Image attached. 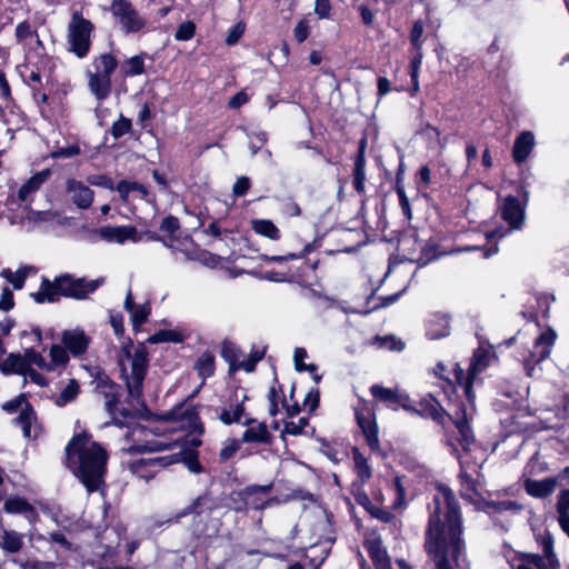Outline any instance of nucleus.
<instances>
[{"mask_svg":"<svg viewBox=\"0 0 569 569\" xmlns=\"http://www.w3.org/2000/svg\"><path fill=\"white\" fill-rule=\"evenodd\" d=\"M437 490L433 497L435 508L426 532L425 549L436 569H455L466 561L460 512L448 487L439 485Z\"/></svg>","mask_w":569,"mask_h":569,"instance_id":"nucleus-1","label":"nucleus"},{"mask_svg":"<svg viewBox=\"0 0 569 569\" xmlns=\"http://www.w3.org/2000/svg\"><path fill=\"white\" fill-rule=\"evenodd\" d=\"M174 428L160 425L154 428H150L142 425H134L129 433L128 438L132 440L133 445L127 450L129 452H153L179 449L178 452L150 459H140L132 465V471L138 477L149 480L152 478L160 468L169 465L179 462L183 451V445L180 438L167 439L164 436L167 432L172 431Z\"/></svg>","mask_w":569,"mask_h":569,"instance_id":"nucleus-2","label":"nucleus"},{"mask_svg":"<svg viewBox=\"0 0 569 569\" xmlns=\"http://www.w3.org/2000/svg\"><path fill=\"white\" fill-rule=\"evenodd\" d=\"M67 465L82 482L88 492L100 489L104 482L108 455L106 450L88 435H78L66 449Z\"/></svg>","mask_w":569,"mask_h":569,"instance_id":"nucleus-3","label":"nucleus"},{"mask_svg":"<svg viewBox=\"0 0 569 569\" xmlns=\"http://www.w3.org/2000/svg\"><path fill=\"white\" fill-rule=\"evenodd\" d=\"M489 351L479 349L473 353L467 376L463 369L457 363L452 369V371H455V380L457 385L463 387L468 401V405L462 403L458 406L451 415V419L459 432V441L465 448H468L475 440L473 432L469 426V420L472 419L475 412L472 382L476 376L481 373L489 366Z\"/></svg>","mask_w":569,"mask_h":569,"instance_id":"nucleus-4","label":"nucleus"},{"mask_svg":"<svg viewBox=\"0 0 569 569\" xmlns=\"http://www.w3.org/2000/svg\"><path fill=\"white\" fill-rule=\"evenodd\" d=\"M103 283L104 278L86 280L83 278H74L71 274L66 273L56 277L52 281L43 279L39 290L31 293V297L37 303L56 302L60 297L82 300L90 293L94 292Z\"/></svg>","mask_w":569,"mask_h":569,"instance_id":"nucleus-5","label":"nucleus"},{"mask_svg":"<svg viewBox=\"0 0 569 569\" xmlns=\"http://www.w3.org/2000/svg\"><path fill=\"white\" fill-rule=\"evenodd\" d=\"M148 351L143 345L134 346L129 342L118 352V365L121 376L126 381L129 396L139 398L142 392V383L148 370Z\"/></svg>","mask_w":569,"mask_h":569,"instance_id":"nucleus-6","label":"nucleus"},{"mask_svg":"<svg viewBox=\"0 0 569 569\" xmlns=\"http://www.w3.org/2000/svg\"><path fill=\"white\" fill-rule=\"evenodd\" d=\"M213 509L214 503L208 496H199L177 513L176 521L188 515H193L192 533L203 543H209L220 536L222 527L221 518L212 516Z\"/></svg>","mask_w":569,"mask_h":569,"instance_id":"nucleus-7","label":"nucleus"},{"mask_svg":"<svg viewBox=\"0 0 569 569\" xmlns=\"http://www.w3.org/2000/svg\"><path fill=\"white\" fill-rule=\"evenodd\" d=\"M118 67L117 59L110 53H101L93 57L86 70L89 91L99 101H102L111 93V74Z\"/></svg>","mask_w":569,"mask_h":569,"instance_id":"nucleus-8","label":"nucleus"},{"mask_svg":"<svg viewBox=\"0 0 569 569\" xmlns=\"http://www.w3.org/2000/svg\"><path fill=\"white\" fill-rule=\"evenodd\" d=\"M93 24L83 18L82 13L74 11L68 24V44L69 50L78 58H84L91 46V33Z\"/></svg>","mask_w":569,"mask_h":569,"instance_id":"nucleus-9","label":"nucleus"},{"mask_svg":"<svg viewBox=\"0 0 569 569\" xmlns=\"http://www.w3.org/2000/svg\"><path fill=\"white\" fill-rule=\"evenodd\" d=\"M109 11L126 33H136L147 26V20L129 0H112Z\"/></svg>","mask_w":569,"mask_h":569,"instance_id":"nucleus-10","label":"nucleus"},{"mask_svg":"<svg viewBox=\"0 0 569 569\" xmlns=\"http://www.w3.org/2000/svg\"><path fill=\"white\" fill-rule=\"evenodd\" d=\"M19 408H21V412L16 421L21 426L23 436L26 438H36L38 435L37 417L31 406L27 402L26 395L21 393L2 405V409L10 413L16 412Z\"/></svg>","mask_w":569,"mask_h":569,"instance_id":"nucleus-11","label":"nucleus"},{"mask_svg":"<svg viewBox=\"0 0 569 569\" xmlns=\"http://www.w3.org/2000/svg\"><path fill=\"white\" fill-rule=\"evenodd\" d=\"M556 339L557 333L550 328L543 330L535 339L532 349L529 351V357L525 359V367L528 376H535V366L550 356Z\"/></svg>","mask_w":569,"mask_h":569,"instance_id":"nucleus-12","label":"nucleus"},{"mask_svg":"<svg viewBox=\"0 0 569 569\" xmlns=\"http://www.w3.org/2000/svg\"><path fill=\"white\" fill-rule=\"evenodd\" d=\"M150 240L162 241V243L172 250V252L178 257L181 254V258L186 260H202L203 256L207 253L201 251L196 243L192 241L190 237H172L161 239L159 236L147 233Z\"/></svg>","mask_w":569,"mask_h":569,"instance_id":"nucleus-13","label":"nucleus"},{"mask_svg":"<svg viewBox=\"0 0 569 569\" xmlns=\"http://www.w3.org/2000/svg\"><path fill=\"white\" fill-rule=\"evenodd\" d=\"M501 218L510 230H520L525 224V206L515 196H507L499 206Z\"/></svg>","mask_w":569,"mask_h":569,"instance_id":"nucleus-14","label":"nucleus"},{"mask_svg":"<svg viewBox=\"0 0 569 569\" xmlns=\"http://www.w3.org/2000/svg\"><path fill=\"white\" fill-rule=\"evenodd\" d=\"M271 489L272 483L263 486L252 485L246 487L239 492V495L246 507L254 510H261L276 501V499H264V497L270 493Z\"/></svg>","mask_w":569,"mask_h":569,"instance_id":"nucleus-15","label":"nucleus"},{"mask_svg":"<svg viewBox=\"0 0 569 569\" xmlns=\"http://www.w3.org/2000/svg\"><path fill=\"white\" fill-rule=\"evenodd\" d=\"M99 234L103 240L119 244L126 241L139 242L142 240L141 234L133 226H106L99 229Z\"/></svg>","mask_w":569,"mask_h":569,"instance_id":"nucleus-16","label":"nucleus"},{"mask_svg":"<svg viewBox=\"0 0 569 569\" xmlns=\"http://www.w3.org/2000/svg\"><path fill=\"white\" fill-rule=\"evenodd\" d=\"M66 191L72 203L79 209H88L91 207L94 192L82 181L77 179H68L66 181Z\"/></svg>","mask_w":569,"mask_h":569,"instance_id":"nucleus-17","label":"nucleus"},{"mask_svg":"<svg viewBox=\"0 0 569 569\" xmlns=\"http://www.w3.org/2000/svg\"><path fill=\"white\" fill-rule=\"evenodd\" d=\"M97 393L104 400V408L107 412L116 419L118 412L119 399L121 396L120 386L113 383L108 378L99 379L97 382Z\"/></svg>","mask_w":569,"mask_h":569,"instance_id":"nucleus-18","label":"nucleus"},{"mask_svg":"<svg viewBox=\"0 0 569 569\" xmlns=\"http://www.w3.org/2000/svg\"><path fill=\"white\" fill-rule=\"evenodd\" d=\"M90 337L81 329L66 330L61 335V342L73 357H80L87 352Z\"/></svg>","mask_w":569,"mask_h":569,"instance_id":"nucleus-19","label":"nucleus"},{"mask_svg":"<svg viewBox=\"0 0 569 569\" xmlns=\"http://www.w3.org/2000/svg\"><path fill=\"white\" fill-rule=\"evenodd\" d=\"M3 510L11 515H21L30 523L34 525L39 518L36 508L21 497H9L3 503Z\"/></svg>","mask_w":569,"mask_h":569,"instance_id":"nucleus-20","label":"nucleus"},{"mask_svg":"<svg viewBox=\"0 0 569 569\" xmlns=\"http://www.w3.org/2000/svg\"><path fill=\"white\" fill-rule=\"evenodd\" d=\"M558 485L557 478H545L541 480L526 479L523 481V488L526 492L537 499H545L549 497Z\"/></svg>","mask_w":569,"mask_h":569,"instance_id":"nucleus-21","label":"nucleus"},{"mask_svg":"<svg viewBox=\"0 0 569 569\" xmlns=\"http://www.w3.org/2000/svg\"><path fill=\"white\" fill-rule=\"evenodd\" d=\"M248 426L246 431L242 433L241 442L246 443H270L271 435L263 422H257L256 420L248 419L244 421Z\"/></svg>","mask_w":569,"mask_h":569,"instance_id":"nucleus-22","label":"nucleus"},{"mask_svg":"<svg viewBox=\"0 0 569 569\" xmlns=\"http://www.w3.org/2000/svg\"><path fill=\"white\" fill-rule=\"evenodd\" d=\"M123 306L124 309L130 313L131 321L134 328L140 327L142 323L147 321L151 310L149 303L136 305L133 302L132 293L130 290L127 292Z\"/></svg>","mask_w":569,"mask_h":569,"instance_id":"nucleus-23","label":"nucleus"},{"mask_svg":"<svg viewBox=\"0 0 569 569\" xmlns=\"http://www.w3.org/2000/svg\"><path fill=\"white\" fill-rule=\"evenodd\" d=\"M535 146V137L530 131L521 132L513 144L512 157L513 160L518 163L523 162L528 156L530 154L532 148Z\"/></svg>","mask_w":569,"mask_h":569,"instance_id":"nucleus-24","label":"nucleus"},{"mask_svg":"<svg viewBox=\"0 0 569 569\" xmlns=\"http://www.w3.org/2000/svg\"><path fill=\"white\" fill-rule=\"evenodd\" d=\"M50 174L51 172L48 169L33 174L20 187L18 191L19 200L22 202L29 200L30 197L36 193L40 187L49 179Z\"/></svg>","mask_w":569,"mask_h":569,"instance_id":"nucleus-25","label":"nucleus"},{"mask_svg":"<svg viewBox=\"0 0 569 569\" xmlns=\"http://www.w3.org/2000/svg\"><path fill=\"white\" fill-rule=\"evenodd\" d=\"M365 547L377 569H390L387 551L382 548L379 539L368 538L365 542Z\"/></svg>","mask_w":569,"mask_h":569,"instance_id":"nucleus-26","label":"nucleus"},{"mask_svg":"<svg viewBox=\"0 0 569 569\" xmlns=\"http://www.w3.org/2000/svg\"><path fill=\"white\" fill-rule=\"evenodd\" d=\"M247 399L246 395L241 396L239 400L238 395H236V400L233 403L229 406V408H223L219 413V420L224 425L237 423L240 421L241 417L244 413L243 401Z\"/></svg>","mask_w":569,"mask_h":569,"instance_id":"nucleus-27","label":"nucleus"},{"mask_svg":"<svg viewBox=\"0 0 569 569\" xmlns=\"http://www.w3.org/2000/svg\"><path fill=\"white\" fill-rule=\"evenodd\" d=\"M23 547V536L14 530L4 529L0 532V548L9 553H17Z\"/></svg>","mask_w":569,"mask_h":569,"instance_id":"nucleus-28","label":"nucleus"},{"mask_svg":"<svg viewBox=\"0 0 569 569\" xmlns=\"http://www.w3.org/2000/svg\"><path fill=\"white\" fill-rule=\"evenodd\" d=\"M357 420L370 448L373 450L378 449L379 438L375 421H372L370 417H365L360 413H357Z\"/></svg>","mask_w":569,"mask_h":569,"instance_id":"nucleus-29","label":"nucleus"},{"mask_svg":"<svg viewBox=\"0 0 569 569\" xmlns=\"http://www.w3.org/2000/svg\"><path fill=\"white\" fill-rule=\"evenodd\" d=\"M370 390L371 395L376 399L383 401L389 406L401 405L403 408H406L403 403L405 398L401 395H399L397 390L385 388L379 385H373Z\"/></svg>","mask_w":569,"mask_h":569,"instance_id":"nucleus-30","label":"nucleus"},{"mask_svg":"<svg viewBox=\"0 0 569 569\" xmlns=\"http://www.w3.org/2000/svg\"><path fill=\"white\" fill-rule=\"evenodd\" d=\"M0 370L4 375H27L23 355L10 353L0 362Z\"/></svg>","mask_w":569,"mask_h":569,"instance_id":"nucleus-31","label":"nucleus"},{"mask_svg":"<svg viewBox=\"0 0 569 569\" xmlns=\"http://www.w3.org/2000/svg\"><path fill=\"white\" fill-rule=\"evenodd\" d=\"M252 230L262 237H266L270 240H279L280 239V230L278 227L268 219H253L251 220Z\"/></svg>","mask_w":569,"mask_h":569,"instance_id":"nucleus-32","label":"nucleus"},{"mask_svg":"<svg viewBox=\"0 0 569 569\" xmlns=\"http://www.w3.org/2000/svg\"><path fill=\"white\" fill-rule=\"evenodd\" d=\"M230 349H231L230 347H226L224 350L222 351V356L230 363L231 370L242 369L247 372H251L254 369L257 362L262 358V353L256 352L253 356H251L248 359H243V360L233 359V358L229 357Z\"/></svg>","mask_w":569,"mask_h":569,"instance_id":"nucleus-33","label":"nucleus"},{"mask_svg":"<svg viewBox=\"0 0 569 569\" xmlns=\"http://www.w3.org/2000/svg\"><path fill=\"white\" fill-rule=\"evenodd\" d=\"M449 320L446 317H436L428 322L427 335L430 339H441L449 336Z\"/></svg>","mask_w":569,"mask_h":569,"instance_id":"nucleus-34","label":"nucleus"},{"mask_svg":"<svg viewBox=\"0 0 569 569\" xmlns=\"http://www.w3.org/2000/svg\"><path fill=\"white\" fill-rule=\"evenodd\" d=\"M116 190L119 192L123 201L128 200L131 192H138L141 198H146L148 196V189L143 184L136 181L121 180L116 186Z\"/></svg>","mask_w":569,"mask_h":569,"instance_id":"nucleus-35","label":"nucleus"},{"mask_svg":"<svg viewBox=\"0 0 569 569\" xmlns=\"http://www.w3.org/2000/svg\"><path fill=\"white\" fill-rule=\"evenodd\" d=\"M69 361L68 350L64 346L53 345L50 348V361H48L49 371L64 367Z\"/></svg>","mask_w":569,"mask_h":569,"instance_id":"nucleus-36","label":"nucleus"},{"mask_svg":"<svg viewBox=\"0 0 569 569\" xmlns=\"http://www.w3.org/2000/svg\"><path fill=\"white\" fill-rule=\"evenodd\" d=\"M198 375L206 379L214 372V357L210 352H203L194 363Z\"/></svg>","mask_w":569,"mask_h":569,"instance_id":"nucleus-37","label":"nucleus"},{"mask_svg":"<svg viewBox=\"0 0 569 569\" xmlns=\"http://www.w3.org/2000/svg\"><path fill=\"white\" fill-rule=\"evenodd\" d=\"M79 393V383L71 379L67 383V386L61 390V392L57 396L54 403L58 407H63L70 402H72Z\"/></svg>","mask_w":569,"mask_h":569,"instance_id":"nucleus-38","label":"nucleus"},{"mask_svg":"<svg viewBox=\"0 0 569 569\" xmlns=\"http://www.w3.org/2000/svg\"><path fill=\"white\" fill-rule=\"evenodd\" d=\"M14 36L17 42L23 46L30 44L33 39H38L37 31L28 21H22L17 24ZM37 42H39V40H37Z\"/></svg>","mask_w":569,"mask_h":569,"instance_id":"nucleus-39","label":"nucleus"},{"mask_svg":"<svg viewBox=\"0 0 569 569\" xmlns=\"http://www.w3.org/2000/svg\"><path fill=\"white\" fill-rule=\"evenodd\" d=\"M30 271H31V268H28V267L18 269L17 271H11L10 269H3L1 271V276L12 284L13 289L19 290L23 287L24 281Z\"/></svg>","mask_w":569,"mask_h":569,"instance_id":"nucleus-40","label":"nucleus"},{"mask_svg":"<svg viewBox=\"0 0 569 569\" xmlns=\"http://www.w3.org/2000/svg\"><path fill=\"white\" fill-rule=\"evenodd\" d=\"M23 360L27 372L32 371L31 367L49 371L48 361H46V359L33 349H26Z\"/></svg>","mask_w":569,"mask_h":569,"instance_id":"nucleus-41","label":"nucleus"},{"mask_svg":"<svg viewBox=\"0 0 569 569\" xmlns=\"http://www.w3.org/2000/svg\"><path fill=\"white\" fill-rule=\"evenodd\" d=\"M150 343L173 342L179 343L183 341V335L178 330H159L148 338Z\"/></svg>","mask_w":569,"mask_h":569,"instance_id":"nucleus-42","label":"nucleus"},{"mask_svg":"<svg viewBox=\"0 0 569 569\" xmlns=\"http://www.w3.org/2000/svg\"><path fill=\"white\" fill-rule=\"evenodd\" d=\"M122 70L124 76L127 77H133L139 76L143 73L144 71V61L142 56H133L130 59H128L123 66Z\"/></svg>","mask_w":569,"mask_h":569,"instance_id":"nucleus-43","label":"nucleus"},{"mask_svg":"<svg viewBox=\"0 0 569 569\" xmlns=\"http://www.w3.org/2000/svg\"><path fill=\"white\" fill-rule=\"evenodd\" d=\"M353 461L358 476L362 481L371 477V469L367 463V459L360 453L358 449L353 450Z\"/></svg>","mask_w":569,"mask_h":569,"instance_id":"nucleus-44","label":"nucleus"},{"mask_svg":"<svg viewBox=\"0 0 569 569\" xmlns=\"http://www.w3.org/2000/svg\"><path fill=\"white\" fill-rule=\"evenodd\" d=\"M307 356L308 355H307L306 349H303V348H296L295 349L293 361H295L296 369L298 371L315 372L317 370L316 365H313V363L306 365L303 362L305 359L307 358Z\"/></svg>","mask_w":569,"mask_h":569,"instance_id":"nucleus-45","label":"nucleus"},{"mask_svg":"<svg viewBox=\"0 0 569 569\" xmlns=\"http://www.w3.org/2000/svg\"><path fill=\"white\" fill-rule=\"evenodd\" d=\"M559 562L556 555L552 551V543L547 542L545 545V555L542 561L539 565V569H558Z\"/></svg>","mask_w":569,"mask_h":569,"instance_id":"nucleus-46","label":"nucleus"},{"mask_svg":"<svg viewBox=\"0 0 569 569\" xmlns=\"http://www.w3.org/2000/svg\"><path fill=\"white\" fill-rule=\"evenodd\" d=\"M194 32L196 24L192 21H184L178 27L174 38L178 41H188L194 36Z\"/></svg>","mask_w":569,"mask_h":569,"instance_id":"nucleus-47","label":"nucleus"},{"mask_svg":"<svg viewBox=\"0 0 569 569\" xmlns=\"http://www.w3.org/2000/svg\"><path fill=\"white\" fill-rule=\"evenodd\" d=\"M80 153V148L77 144H71L67 147H60L56 150L51 151L50 157L52 159H68Z\"/></svg>","mask_w":569,"mask_h":569,"instance_id":"nucleus-48","label":"nucleus"},{"mask_svg":"<svg viewBox=\"0 0 569 569\" xmlns=\"http://www.w3.org/2000/svg\"><path fill=\"white\" fill-rule=\"evenodd\" d=\"M87 182L94 187H101L109 190L116 189L112 179L106 174H91L87 178Z\"/></svg>","mask_w":569,"mask_h":569,"instance_id":"nucleus-49","label":"nucleus"},{"mask_svg":"<svg viewBox=\"0 0 569 569\" xmlns=\"http://www.w3.org/2000/svg\"><path fill=\"white\" fill-rule=\"evenodd\" d=\"M131 129V121L124 117H120L111 127V134L113 138L118 139Z\"/></svg>","mask_w":569,"mask_h":569,"instance_id":"nucleus-50","label":"nucleus"},{"mask_svg":"<svg viewBox=\"0 0 569 569\" xmlns=\"http://www.w3.org/2000/svg\"><path fill=\"white\" fill-rule=\"evenodd\" d=\"M307 425H308V419L305 417L300 418L297 422H295V421L286 422L284 428H283V433H288V435H292V436L301 435L303 432L305 428L307 427Z\"/></svg>","mask_w":569,"mask_h":569,"instance_id":"nucleus-51","label":"nucleus"},{"mask_svg":"<svg viewBox=\"0 0 569 569\" xmlns=\"http://www.w3.org/2000/svg\"><path fill=\"white\" fill-rule=\"evenodd\" d=\"M556 511L558 515L569 513V489L559 491L557 496Z\"/></svg>","mask_w":569,"mask_h":569,"instance_id":"nucleus-52","label":"nucleus"},{"mask_svg":"<svg viewBox=\"0 0 569 569\" xmlns=\"http://www.w3.org/2000/svg\"><path fill=\"white\" fill-rule=\"evenodd\" d=\"M239 448L240 442L238 440H227L220 450V459L223 461L229 460L239 450Z\"/></svg>","mask_w":569,"mask_h":569,"instance_id":"nucleus-53","label":"nucleus"},{"mask_svg":"<svg viewBox=\"0 0 569 569\" xmlns=\"http://www.w3.org/2000/svg\"><path fill=\"white\" fill-rule=\"evenodd\" d=\"M423 34V23L418 20L413 23L410 32V41L417 51L421 50V38Z\"/></svg>","mask_w":569,"mask_h":569,"instance_id":"nucleus-54","label":"nucleus"},{"mask_svg":"<svg viewBox=\"0 0 569 569\" xmlns=\"http://www.w3.org/2000/svg\"><path fill=\"white\" fill-rule=\"evenodd\" d=\"M179 220L174 217H167L162 220L160 230L169 234L168 238L176 237L174 233L179 230Z\"/></svg>","mask_w":569,"mask_h":569,"instance_id":"nucleus-55","label":"nucleus"},{"mask_svg":"<svg viewBox=\"0 0 569 569\" xmlns=\"http://www.w3.org/2000/svg\"><path fill=\"white\" fill-rule=\"evenodd\" d=\"M246 26L243 22H239L233 26L226 38V43L229 46L236 44L244 32Z\"/></svg>","mask_w":569,"mask_h":569,"instance_id":"nucleus-56","label":"nucleus"},{"mask_svg":"<svg viewBox=\"0 0 569 569\" xmlns=\"http://www.w3.org/2000/svg\"><path fill=\"white\" fill-rule=\"evenodd\" d=\"M293 36L296 40L301 43L309 36V24L306 19L300 20L293 29Z\"/></svg>","mask_w":569,"mask_h":569,"instance_id":"nucleus-57","label":"nucleus"},{"mask_svg":"<svg viewBox=\"0 0 569 569\" xmlns=\"http://www.w3.org/2000/svg\"><path fill=\"white\" fill-rule=\"evenodd\" d=\"M365 171L361 161H357L355 170L353 184L357 191L362 192L365 190Z\"/></svg>","mask_w":569,"mask_h":569,"instance_id":"nucleus-58","label":"nucleus"},{"mask_svg":"<svg viewBox=\"0 0 569 569\" xmlns=\"http://www.w3.org/2000/svg\"><path fill=\"white\" fill-rule=\"evenodd\" d=\"M250 188V180L248 177H239L233 184L232 192L236 197H241L247 193Z\"/></svg>","mask_w":569,"mask_h":569,"instance_id":"nucleus-59","label":"nucleus"},{"mask_svg":"<svg viewBox=\"0 0 569 569\" xmlns=\"http://www.w3.org/2000/svg\"><path fill=\"white\" fill-rule=\"evenodd\" d=\"M331 4L329 0H316L315 12L320 19H327L330 16Z\"/></svg>","mask_w":569,"mask_h":569,"instance_id":"nucleus-60","label":"nucleus"},{"mask_svg":"<svg viewBox=\"0 0 569 569\" xmlns=\"http://www.w3.org/2000/svg\"><path fill=\"white\" fill-rule=\"evenodd\" d=\"M13 295L8 287H4L0 296V309L8 311L13 308Z\"/></svg>","mask_w":569,"mask_h":569,"instance_id":"nucleus-61","label":"nucleus"},{"mask_svg":"<svg viewBox=\"0 0 569 569\" xmlns=\"http://www.w3.org/2000/svg\"><path fill=\"white\" fill-rule=\"evenodd\" d=\"M110 323L114 330L117 336H121L123 333V317L120 313H111L110 315Z\"/></svg>","mask_w":569,"mask_h":569,"instance_id":"nucleus-62","label":"nucleus"},{"mask_svg":"<svg viewBox=\"0 0 569 569\" xmlns=\"http://www.w3.org/2000/svg\"><path fill=\"white\" fill-rule=\"evenodd\" d=\"M420 133L426 136L429 140L436 142V143L440 142L439 130L430 124H427L425 128H422Z\"/></svg>","mask_w":569,"mask_h":569,"instance_id":"nucleus-63","label":"nucleus"},{"mask_svg":"<svg viewBox=\"0 0 569 569\" xmlns=\"http://www.w3.org/2000/svg\"><path fill=\"white\" fill-rule=\"evenodd\" d=\"M381 346L395 351H400L403 349V343L400 340H397L392 337L385 338L381 342Z\"/></svg>","mask_w":569,"mask_h":569,"instance_id":"nucleus-64","label":"nucleus"}]
</instances>
